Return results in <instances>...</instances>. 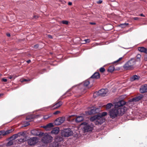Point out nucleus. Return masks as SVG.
Returning a JSON list of instances; mask_svg holds the SVG:
<instances>
[{
	"label": "nucleus",
	"mask_w": 147,
	"mask_h": 147,
	"mask_svg": "<svg viewBox=\"0 0 147 147\" xmlns=\"http://www.w3.org/2000/svg\"><path fill=\"white\" fill-rule=\"evenodd\" d=\"M126 102L123 100H122L116 103L115 105V108L112 109L109 111V115L110 118L114 119L117 117L118 114V111L116 108L120 107L124 105Z\"/></svg>",
	"instance_id": "nucleus-1"
},
{
	"label": "nucleus",
	"mask_w": 147,
	"mask_h": 147,
	"mask_svg": "<svg viewBox=\"0 0 147 147\" xmlns=\"http://www.w3.org/2000/svg\"><path fill=\"white\" fill-rule=\"evenodd\" d=\"M93 83L94 82H92L91 79H90V78L84 81L83 83L79 84L78 87V89L80 90V92H84L88 85L90 84L91 86L90 87H91Z\"/></svg>",
	"instance_id": "nucleus-2"
},
{
	"label": "nucleus",
	"mask_w": 147,
	"mask_h": 147,
	"mask_svg": "<svg viewBox=\"0 0 147 147\" xmlns=\"http://www.w3.org/2000/svg\"><path fill=\"white\" fill-rule=\"evenodd\" d=\"M136 64L135 59L131 58L124 64L123 67L125 70L133 69L134 68V66Z\"/></svg>",
	"instance_id": "nucleus-3"
},
{
	"label": "nucleus",
	"mask_w": 147,
	"mask_h": 147,
	"mask_svg": "<svg viewBox=\"0 0 147 147\" xmlns=\"http://www.w3.org/2000/svg\"><path fill=\"white\" fill-rule=\"evenodd\" d=\"M53 140V137L49 134H45L42 139V141L45 144H47L51 142Z\"/></svg>",
	"instance_id": "nucleus-4"
},
{
	"label": "nucleus",
	"mask_w": 147,
	"mask_h": 147,
	"mask_svg": "<svg viewBox=\"0 0 147 147\" xmlns=\"http://www.w3.org/2000/svg\"><path fill=\"white\" fill-rule=\"evenodd\" d=\"M73 132L70 128H66L63 130L61 132V134L62 137H68L71 136Z\"/></svg>",
	"instance_id": "nucleus-5"
},
{
	"label": "nucleus",
	"mask_w": 147,
	"mask_h": 147,
	"mask_svg": "<svg viewBox=\"0 0 147 147\" xmlns=\"http://www.w3.org/2000/svg\"><path fill=\"white\" fill-rule=\"evenodd\" d=\"M84 126L83 127L84 131V132L91 131L93 128V125L92 124H88L86 123H84Z\"/></svg>",
	"instance_id": "nucleus-6"
},
{
	"label": "nucleus",
	"mask_w": 147,
	"mask_h": 147,
	"mask_svg": "<svg viewBox=\"0 0 147 147\" xmlns=\"http://www.w3.org/2000/svg\"><path fill=\"white\" fill-rule=\"evenodd\" d=\"M75 116H76L75 115H69L68 116V119L69 120L72 121L75 120L76 123L80 122L84 120L83 117L81 116H78L76 119L75 118H72V117Z\"/></svg>",
	"instance_id": "nucleus-7"
},
{
	"label": "nucleus",
	"mask_w": 147,
	"mask_h": 147,
	"mask_svg": "<svg viewBox=\"0 0 147 147\" xmlns=\"http://www.w3.org/2000/svg\"><path fill=\"white\" fill-rule=\"evenodd\" d=\"M38 142V138L36 137L31 138L27 140L28 144L31 146H34Z\"/></svg>",
	"instance_id": "nucleus-8"
},
{
	"label": "nucleus",
	"mask_w": 147,
	"mask_h": 147,
	"mask_svg": "<svg viewBox=\"0 0 147 147\" xmlns=\"http://www.w3.org/2000/svg\"><path fill=\"white\" fill-rule=\"evenodd\" d=\"M100 111V109L99 108H97L96 107H93V108L91 109L90 111H88L87 112V114L89 115L94 114L96 113H98Z\"/></svg>",
	"instance_id": "nucleus-9"
},
{
	"label": "nucleus",
	"mask_w": 147,
	"mask_h": 147,
	"mask_svg": "<svg viewBox=\"0 0 147 147\" xmlns=\"http://www.w3.org/2000/svg\"><path fill=\"white\" fill-rule=\"evenodd\" d=\"M123 106L120 107V108H117V109L118 111V114L119 116L123 115L128 109L126 107H123Z\"/></svg>",
	"instance_id": "nucleus-10"
},
{
	"label": "nucleus",
	"mask_w": 147,
	"mask_h": 147,
	"mask_svg": "<svg viewBox=\"0 0 147 147\" xmlns=\"http://www.w3.org/2000/svg\"><path fill=\"white\" fill-rule=\"evenodd\" d=\"M65 120V117H60L54 121V123L56 125H59L63 123Z\"/></svg>",
	"instance_id": "nucleus-11"
},
{
	"label": "nucleus",
	"mask_w": 147,
	"mask_h": 147,
	"mask_svg": "<svg viewBox=\"0 0 147 147\" xmlns=\"http://www.w3.org/2000/svg\"><path fill=\"white\" fill-rule=\"evenodd\" d=\"M97 118L95 122L96 125H101L105 121V119L103 117L99 116L97 115Z\"/></svg>",
	"instance_id": "nucleus-12"
},
{
	"label": "nucleus",
	"mask_w": 147,
	"mask_h": 147,
	"mask_svg": "<svg viewBox=\"0 0 147 147\" xmlns=\"http://www.w3.org/2000/svg\"><path fill=\"white\" fill-rule=\"evenodd\" d=\"M107 89H101L99 90L97 92V94L98 96H106L107 94Z\"/></svg>",
	"instance_id": "nucleus-13"
},
{
	"label": "nucleus",
	"mask_w": 147,
	"mask_h": 147,
	"mask_svg": "<svg viewBox=\"0 0 147 147\" xmlns=\"http://www.w3.org/2000/svg\"><path fill=\"white\" fill-rule=\"evenodd\" d=\"M100 74L98 72H95L90 77V79H91L92 82H94V79H98L100 78Z\"/></svg>",
	"instance_id": "nucleus-14"
},
{
	"label": "nucleus",
	"mask_w": 147,
	"mask_h": 147,
	"mask_svg": "<svg viewBox=\"0 0 147 147\" xmlns=\"http://www.w3.org/2000/svg\"><path fill=\"white\" fill-rule=\"evenodd\" d=\"M142 97V95H140V96H137L134 98L131 99L129 100V101L131 102H136L140 100L141 99Z\"/></svg>",
	"instance_id": "nucleus-15"
},
{
	"label": "nucleus",
	"mask_w": 147,
	"mask_h": 147,
	"mask_svg": "<svg viewBox=\"0 0 147 147\" xmlns=\"http://www.w3.org/2000/svg\"><path fill=\"white\" fill-rule=\"evenodd\" d=\"M140 91L141 93H144L147 92V85L145 84L141 86L140 89Z\"/></svg>",
	"instance_id": "nucleus-16"
},
{
	"label": "nucleus",
	"mask_w": 147,
	"mask_h": 147,
	"mask_svg": "<svg viewBox=\"0 0 147 147\" xmlns=\"http://www.w3.org/2000/svg\"><path fill=\"white\" fill-rule=\"evenodd\" d=\"M53 126V123H50L47 124L46 125L43 126L44 128L47 130H50L51 127Z\"/></svg>",
	"instance_id": "nucleus-17"
},
{
	"label": "nucleus",
	"mask_w": 147,
	"mask_h": 147,
	"mask_svg": "<svg viewBox=\"0 0 147 147\" xmlns=\"http://www.w3.org/2000/svg\"><path fill=\"white\" fill-rule=\"evenodd\" d=\"M138 49L141 52L147 53V48H146L144 47H140L138 48Z\"/></svg>",
	"instance_id": "nucleus-18"
},
{
	"label": "nucleus",
	"mask_w": 147,
	"mask_h": 147,
	"mask_svg": "<svg viewBox=\"0 0 147 147\" xmlns=\"http://www.w3.org/2000/svg\"><path fill=\"white\" fill-rule=\"evenodd\" d=\"M62 104V102L61 101H59L55 104L53 107V109H55L58 108L60 107Z\"/></svg>",
	"instance_id": "nucleus-19"
},
{
	"label": "nucleus",
	"mask_w": 147,
	"mask_h": 147,
	"mask_svg": "<svg viewBox=\"0 0 147 147\" xmlns=\"http://www.w3.org/2000/svg\"><path fill=\"white\" fill-rule=\"evenodd\" d=\"M59 129L58 127L55 128L51 131V133L52 134H57L59 131Z\"/></svg>",
	"instance_id": "nucleus-20"
},
{
	"label": "nucleus",
	"mask_w": 147,
	"mask_h": 147,
	"mask_svg": "<svg viewBox=\"0 0 147 147\" xmlns=\"http://www.w3.org/2000/svg\"><path fill=\"white\" fill-rule=\"evenodd\" d=\"M141 55L140 54H138L136 55V63L137 62L138 64H140L141 61Z\"/></svg>",
	"instance_id": "nucleus-21"
},
{
	"label": "nucleus",
	"mask_w": 147,
	"mask_h": 147,
	"mask_svg": "<svg viewBox=\"0 0 147 147\" xmlns=\"http://www.w3.org/2000/svg\"><path fill=\"white\" fill-rule=\"evenodd\" d=\"M138 78L139 77L137 75H135L131 77L130 80L131 81H133L136 80L138 79Z\"/></svg>",
	"instance_id": "nucleus-22"
},
{
	"label": "nucleus",
	"mask_w": 147,
	"mask_h": 147,
	"mask_svg": "<svg viewBox=\"0 0 147 147\" xmlns=\"http://www.w3.org/2000/svg\"><path fill=\"white\" fill-rule=\"evenodd\" d=\"M31 133L34 136H37L38 133V131L36 129H33L31 130Z\"/></svg>",
	"instance_id": "nucleus-23"
},
{
	"label": "nucleus",
	"mask_w": 147,
	"mask_h": 147,
	"mask_svg": "<svg viewBox=\"0 0 147 147\" xmlns=\"http://www.w3.org/2000/svg\"><path fill=\"white\" fill-rule=\"evenodd\" d=\"M115 69V67L113 65L110 66L108 68V71L110 72H113Z\"/></svg>",
	"instance_id": "nucleus-24"
},
{
	"label": "nucleus",
	"mask_w": 147,
	"mask_h": 147,
	"mask_svg": "<svg viewBox=\"0 0 147 147\" xmlns=\"http://www.w3.org/2000/svg\"><path fill=\"white\" fill-rule=\"evenodd\" d=\"M18 134H13V136H11L10 138V139H11L12 140H14L15 139H16L17 138H18Z\"/></svg>",
	"instance_id": "nucleus-25"
},
{
	"label": "nucleus",
	"mask_w": 147,
	"mask_h": 147,
	"mask_svg": "<svg viewBox=\"0 0 147 147\" xmlns=\"http://www.w3.org/2000/svg\"><path fill=\"white\" fill-rule=\"evenodd\" d=\"M107 114V113L106 112H102V113H99L97 114V115H99V116L103 117V116H105Z\"/></svg>",
	"instance_id": "nucleus-26"
},
{
	"label": "nucleus",
	"mask_w": 147,
	"mask_h": 147,
	"mask_svg": "<svg viewBox=\"0 0 147 147\" xmlns=\"http://www.w3.org/2000/svg\"><path fill=\"white\" fill-rule=\"evenodd\" d=\"M98 117H97V115H95L94 116L90 118V120L91 121H95V122L96 121V119Z\"/></svg>",
	"instance_id": "nucleus-27"
},
{
	"label": "nucleus",
	"mask_w": 147,
	"mask_h": 147,
	"mask_svg": "<svg viewBox=\"0 0 147 147\" xmlns=\"http://www.w3.org/2000/svg\"><path fill=\"white\" fill-rule=\"evenodd\" d=\"M113 105L111 103L107 104L106 106V109H108L111 108Z\"/></svg>",
	"instance_id": "nucleus-28"
},
{
	"label": "nucleus",
	"mask_w": 147,
	"mask_h": 147,
	"mask_svg": "<svg viewBox=\"0 0 147 147\" xmlns=\"http://www.w3.org/2000/svg\"><path fill=\"white\" fill-rule=\"evenodd\" d=\"M128 24V23H125L124 24H120V26L122 28H125L126 26H127Z\"/></svg>",
	"instance_id": "nucleus-29"
},
{
	"label": "nucleus",
	"mask_w": 147,
	"mask_h": 147,
	"mask_svg": "<svg viewBox=\"0 0 147 147\" xmlns=\"http://www.w3.org/2000/svg\"><path fill=\"white\" fill-rule=\"evenodd\" d=\"M30 123L28 122L25 121L24 122L23 124L22 127H25L30 125Z\"/></svg>",
	"instance_id": "nucleus-30"
},
{
	"label": "nucleus",
	"mask_w": 147,
	"mask_h": 147,
	"mask_svg": "<svg viewBox=\"0 0 147 147\" xmlns=\"http://www.w3.org/2000/svg\"><path fill=\"white\" fill-rule=\"evenodd\" d=\"M13 131V130L12 129L6 130V131H5L6 135L11 133Z\"/></svg>",
	"instance_id": "nucleus-31"
},
{
	"label": "nucleus",
	"mask_w": 147,
	"mask_h": 147,
	"mask_svg": "<svg viewBox=\"0 0 147 147\" xmlns=\"http://www.w3.org/2000/svg\"><path fill=\"white\" fill-rule=\"evenodd\" d=\"M1 133V135H2L3 136H4L6 135V134L5 132V131L4 130H1L0 131Z\"/></svg>",
	"instance_id": "nucleus-32"
},
{
	"label": "nucleus",
	"mask_w": 147,
	"mask_h": 147,
	"mask_svg": "<svg viewBox=\"0 0 147 147\" xmlns=\"http://www.w3.org/2000/svg\"><path fill=\"white\" fill-rule=\"evenodd\" d=\"M71 90V88L69 89L65 93V94L67 95V96H71V93H69V91Z\"/></svg>",
	"instance_id": "nucleus-33"
},
{
	"label": "nucleus",
	"mask_w": 147,
	"mask_h": 147,
	"mask_svg": "<svg viewBox=\"0 0 147 147\" xmlns=\"http://www.w3.org/2000/svg\"><path fill=\"white\" fill-rule=\"evenodd\" d=\"M44 134L43 133L41 132H39L38 131V135L37 136H40V137L41 136H44Z\"/></svg>",
	"instance_id": "nucleus-34"
},
{
	"label": "nucleus",
	"mask_w": 147,
	"mask_h": 147,
	"mask_svg": "<svg viewBox=\"0 0 147 147\" xmlns=\"http://www.w3.org/2000/svg\"><path fill=\"white\" fill-rule=\"evenodd\" d=\"M62 23L63 24L68 25V24L69 22L67 20H63L62 21Z\"/></svg>",
	"instance_id": "nucleus-35"
},
{
	"label": "nucleus",
	"mask_w": 147,
	"mask_h": 147,
	"mask_svg": "<svg viewBox=\"0 0 147 147\" xmlns=\"http://www.w3.org/2000/svg\"><path fill=\"white\" fill-rule=\"evenodd\" d=\"M100 71L101 72H103L105 71V68L103 67H101L100 68Z\"/></svg>",
	"instance_id": "nucleus-36"
},
{
	"label": "nucleus",
	"mask_w": 147,
	"mask_h": 147,
	"mask_svg": "<svg viewBox=\"0 0 147 147\" xmlns=\"http://www.w3.org/2000/svg\"><path fill=\"white\" fill-rule=\"evenodd\" d=\"M18 134H20L21 136H24L25 135L24 132H20L18 133Z\"/></svg>",
	"instance_id": "nucleus-37"
},
{
	"label": "nucleus",
	"mask_w": 147,
	"mask_h": 147,
	"mask_svg": "<svg viewBox=\"0 0 147 147\" xmlns=\"http://www.w3.org/2000/svg\"><path fill=\"white\" fill-rule=\"evenodd\" d=\"M84 41H85V42L84 43V44H85L86 43H88L89 42H90V40L89 39H85L84 40Z\"/></svg>",
	"instance_id": "nucleus-38"
},
{
	"label": "nucleus",
	"mask_w": 147,
	"mask_h": 147,
	"mask_svg": "<svg viewBox=\"0 0 147 147\" xmlns=\"http://www.w3.org/2000/svg\"><path fill=\"white\" fill-rule=\"evenodd\" d=\"M145 55L144 57V60L145 61H147V53Z\"/></svg>",
	"instance_id": "nucleus-39"
},
{
	"label": "nucleus",
	"mask_w": 147,
	"mask_h": 147,
	"mask_svg": "<svg viewBox=\"0 0 147 147\" xmlns=\"http://www.w3.org/2000/svg\"><path fill=\"white\" fill-rule=\"evenodd\" d=\"M33 118V117H27L26 118V120H28L30 119H32Z\"/></svg>",
	"instance_id": "nucleus-40"
},
{
	"label": "nucleus",
	"mask_w": 147,
	"mask_h": 147,
	"mask_svg": "<svg viewBox=\"0 0 147 147\" xmlns=\"http://www.w3.org/2000/svg\"><path fill=\"white\" fill-rule=\"evenodd\" d=\"M39 45H35L34 46V48L35 49H37L38 48Z\"/></svg>",
	"instance_id": "nucleus-41"
},
{
	"label": "nucleus",
	"mask_w": 147,
	"mask_h": 147,
	"mask_svg": "<svg viewBox=\"0 0 147 147\" xmlns=\"http://www.w3.org/2000/svg\"><path fill=\"white\" fill-rule=\"evenodd\" d=\"M60 113V111H56L54 113V114L55 115H57Z\"/></svg>",
	"instance_id": "nucleus-42"
},
{
	"label": "nucleus",
	"mask_w": 147,
	"mask_h": 147,
	"mask_svg": "<svg viewBox=\"0 0 147 147\" xmlns=\"http://www.w3.org/2000/svg\"><path fill=\"white\" fill-rule=\"evenodd\" d=\"M2 81H3L5 82H6L7 81V80L6 79L3 78H2Z\"/></svg>",
	"instance_id": "nucleus-43"
},
{
	"label": "nucleus",
	"mask_w": 147,
	"mask_h": 147,
	"mask_svg": "<svg viewBox=\"0 0 147 147\" xmlns=\"http://www.w3.org/2000/svg\"><path fill=\"white\" fill-rule=\"evenodd\" d=\"M102 1L101 0H99L97 2V3L98 4H101L102 3Z\"/></svg>",
	"instance_id": "nucleus-44"
},
{
	"label": "nucleus",
	"mask_w": 147,
	"mask_h": 147,
	"mask_svg": "<svg viewBox=\"0 0 147 147\" xmlns=\"http://www.w3.org/2000/svg\"><path fill=\"white\" fill-rule=\"evenodd\" d=\"M89 23L91 25H95L96 24V23L95 22H90Z\"/></svg>",
	"instance_id": "nucleus-45"
},
{
	"label": "nucleus",
	"mask_w": 147,
	"mask_h": 147,
	"mask_svg": "<svg viewBox=\"0 0 147 147\" xmlns=\"http://www.w3.org/2000/svg\"><path fill=\"white\" fill-rule=\"evenodd\" d=\"M48 37L52 39L53 38L52 36L51 35L49 34L48 35Z\"/></svg>",
	"instance_id": "nucleus-46"
},
{
	"label": "nucleus",
	"mask_w": 147,
	"mask_h": 147,
	"mask_svg": "<svg viewBox=\"0 0 147 147\" xmlns=\"http://www.w3.org/2000/svg\"><path fill=\"white\" fill-rule=\"evenodd\" d=\"M133 19L135 20H137L139 19V18L138 17H135L133 18Z\"/></svg>",
	"instance_id": "nucleus-47"
},
{
	"label": "nucleus",
	"mask_w": 147,
	"mask_h": 147,
	"mask_svg": "<svg viewBox=\"0 0 147 147\" xmlns=\"http://www.w3.org/2000/svg\"><path fill=\"white\" fill-rule=\"evenodd\" d=\"M49 117L47 116H45L44 117V119H47Z\"/></svg>",
	"instance_id": "nucleus-48"
},
{
	"label": "nucleus",
	"mask_w": 147,
	"mask_h": 147,
	"mask_svg": "<svg viewBox=\"0 0 147 147\" xmlns=\"http://www.w3.org/2000/svg\"><path fill=\"white\" fill-rule=\"evenodd\" d=\"M24 141V139H22V138L20 139L19 140V142H22V141Z\"/></svg>",
	"instance_id": "nucleus-49"
},
{
	"label": "nucleus",
	"mask_w": 147,
	"mask_h": 147,
	"mask_svg": "<svg viewBox=\"0 0 147 147\" xmlns=\"http://www.w3.org/2000/svg\"><path fill=\"white\" fill-rule=\"evenodd\" d=\"M139 16H141L144 17L145 16L142 13L140 14L139 15Z\"/></svg>",
	"instance_id": "nucleus-50"
},
{
	"label": "nucleus",
	"mask_w": 147,
	"mask_h": 147,
	"mask_svg": "<svg viewBox=\"0 0 147 147\" xmlns=\"http://www.w3.org/2000/svg\"><path fill=\"white\" fill-rule=\"evenodd\" d=\"M72 3L71 2H69L68 3V5H72Z\"/></svg>",
	"instance_id": "nucleus-51"
},
{
	"label": "nucleus",
	"mask_w": 147,
	"mask_h": 147,
	"mask_svg": "<svg viewBox=\"0 0 147 147\" xmlns=\"http://www.w3.org/2000/svg\"><path fill=\"white\" fill-rule=\"evenodd\" d=\"M34 18L36 19L38 18V16H34Z\"/></svg>",
	"instance_id": "nucleus-52"
},
{
	"label": "nucleus",
	"mask_w": 147,
	"mask_h": 147,
	"mask_svg": "<svg viewBox=\"0 0 147 147\" xmlns=\"http://www.w3.org/2000/svg\"><path fill=\"white\" fill-rule=\"evenodd\" d=\"M8 78L9 79H11L12 78V76H10L8 77Z\"/></svg>",
	"instance_id": "nucleus-53"
},
{
	"label": "nucleus",
	"mask_w": 147,
	"mask_h": 147,
	"mask_svg": "<svg viewBox=\"0 0 147 147\" xmlns=\"http://www.w3.org/2000/svg\"><path fill=\"white\" fill-rule=\"evenodd\" d=\"M118 61H118V60H116V61H114V62L113 63V64H114V63H117V62H118Z\"/></svg>",
	"instance_id": "nucleus-54"
},
{
	"label": "nucleus",
	"mask_w": 147,
	"mask_h": 147,
	"mask_svg": "<svg viewBox=\"0 0 147 147\" xmlns=\"http://www.w3.org/2000/svg\"><path fill=\"white\" fill-rule=\"evenodd\" d=\"M12 143L11 142H10V141H9L8 142V144H10V145H12Z\"/></svg>",
	"instance_id": "nucleus-55"
},
{
	"label": "nucleus",
	"mask_w": 147,
	"mask_h": 147,
	"mask_svg": "<svg viewBox=\"0 0 147 147\" xmlns=\"http://www.w3.org/2000/svg\"><path fill=\"white\" fill-rule=\"evenodd\" d=\"M31 62V60H28L27 61V62L28 63H30V62Z\"/></svg>",
	"instance_id": "nucleus-56"
},
{
	"label": "nucleus",
	"mask_w": 147,
	"mask_h": 147,
	"mask_svg": "<svg viewBox=\"0 0 147 147\" xmlns=\"http://www.w3.org/2000/svg\"><path fill=\"white\" fill-rule=\"evenodd\" d=\"M7 36H8V37H9L10 36V34L9 33L7 34Z\"/></svg>",
	"instance_id": "nucleus-57"
},
{
	"label": "nucleus",
	"mask_w": 147,
	"mask_h": 147,
	"mask_svg": "<svg viewBox=\"0 0 147 147\" xmlns=\"http://www.w3.org/2000/svg\"><path fill=\"white\" fill-rule=\"evenodd\" d=\"M122 58V57H120L118 59V61H119L120 60H121Z\"/></svg>",
	"instance_id": "nucleus-58"
},
{
	"label": "nucleus",
	"mask_w": 147,
	"mask_h": 147,
	"mask_svg": "<svg viewBox=\"0 0 147 147\" xmlns=\"http://www.w3.org/2000/svg\"><path fill=\"white\" fill-rule=\"evenodd\" d=\"M28 81V80L27 79H24L23 80V81Z\"/></svg>",
	"instance_id": "nucleus-59"
},
{
	"label": "nucleus",
	"mask_w": 147,
	"mask_h": 147,
	"mask_svg": "<svg viewBox=\"0 0 147 147\" xmlns=\"http://www.w3.org/2000/svg\"><path fill=\"white\" fill-rule=\"evenodd\" d=\"M3 95V94H0V96H2Z\"/></svg>",
	"instance_id": "nucleus-60"
},
{
	"label": "nucleus",
	"mask_w": 147,
	"mask_h": 147,
	"mask_svg": "<svg viewBox=\"0 0 147 147\" xmlns=\"http://www.w3.org/2000/svg\"><path fill=\"white\" fill-rule=\"evenodd\" d=\"M2 75V74H0V77Z\"/></svg>",
	"instance_id": "nucleus-61"
}]
</instances>
